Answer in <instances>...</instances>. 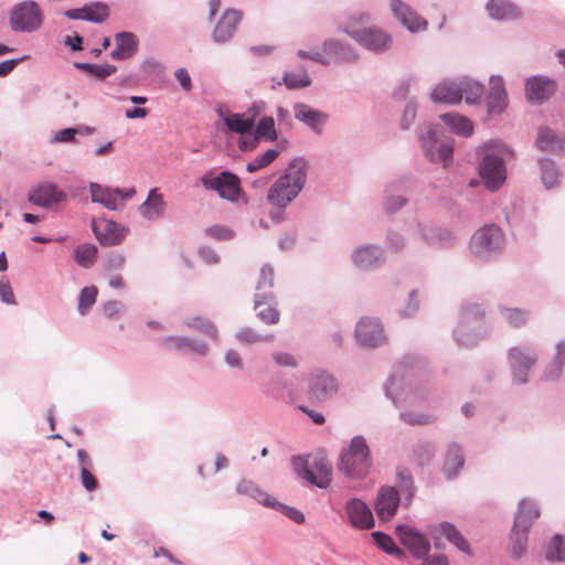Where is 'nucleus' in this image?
Instances as JSON below:
<instances>
[{
  "label": "nucleus",
  "mask_w": 565,
  "mask_h": 565,
  "mask_svg": "<svg viewBox=\"0 0 565 565\" xmlns=\"http://www.w3.org/2000/svg\"><path fill=\"white\" fill-rule=\"evenodd\" d=\"M311 78L305 68L298 72H285L281 81L276 82L271 85L273 88L276 85H285L288 89H301L311 85Z\"/></svg>",
  "instance_id": "a19ab883"
},
{
  "label": "nucleus",
  "mask_w": 565,
  "mask_h": 565,
  "mask_svg": "<svg viewBox=\"0 0 565 565\" xmlns=\"http://www.w3.org/2000/svg\"><path fill=\"white\" fill-rule=\"evenodd\" d=\"M352 263L362 270L380 267L385 262L383 247L374 244H365L356 247L351 254Z\"/></svg>",
  "instance_id": "b1692460"
},
{
  "label": "nucleus",
  "mask_w": 565,
  "mask_h": 565,
  "mask_svg": "<svg viewBox=\"0 0 565 565\" xmlns=\"http://www.w3.org/2000/svg\"><path fill=\"white\" fill-rule=\"evenodd\" d=\"M44 14L33 0L15 3L9 12V26L15 33H33L41 29Z\"/></svg>",
  "instance_id": "0eeeda50"
},
{
  "label": "nucleus",
  "mask_w": 565,
  "mask_h": 565,
  "mask_svg": "<svg viewBox=\"0 0 565 565\" xmlns=\"http://www.w3.org/2000/svg\"><path fill=\"white\" fill-rule=\"evenodd\" d=\"M417 116V104L414 100H408L403 109L399 119V128L402 130H408L415 122Z\"/></svg>",
  "instance_id": "69168bd1"
},
{
  "label": "nucleus",
  "mask_w": 565,
  "mask_h": 565,
  "mask_svg": "<svg viewBox=\"0 0 565 565\" xmlns=\"http://www.w3.org/2000/svg\"><path fill=\"white\" fill-rule=\"evenodd\" d=\"M308 162L305 158H295L290 161L282 175H280L267 192V201L271 205L269 216L279 223L285 218V209L294 201L305 186Z\"/></svg>",
  "instance_id": "f257e3e1"
},
{
  "label": "nucleus",
  "mask_w": 565,
  "mask_h": 565,
  "mask_svg": "<svg viewBox=\"0 0 565 565\" xmlns=\"http://www.w3.org/2000/svg\"><path fill=\"white\" fill-rule=\"evenodd\" d=\"M505 234L497 224H486L477 230L470 238V253L480 260H492L505 248Z\"/></svg>",
  "instance_id": "423d86ee"
},
{
  "label": "nucleus",
  "mask_w": 565,
  "mask_h": 565,
  "mask_svg": "<svg viewBox=\"0 0 565 565\" xmlns=\"http://www.w3.org/2000/svg\"><path fill=\"white\" fill-rule=\"evenodd\" d=\"M460 90L462 92V97L465 96V102L468 105H476L484 94V86L480 82L465 76L460 77Z\"/></svg>",
  "instance_id": "79ce46f5"
},
{
  "label": "nucleus",
  "mask_w": 565,
  "mask_h": 565,
  "mask_svg": "<svg viewBox=\"0 0 565 565\" xmlns=\"http://www.w3.org/2000/svg\"><path fill=\"white\" fill-rule=\"evenodd\" d=\"M415 235L423 243L436 248H450L458 242V237L454 231L433 223L418 222L416 224Z\"/></svg>",
  "instance_id": "f8f14e48"
},
{
  "label": "nucleus",
  "mask_w": 565,
  "mask_h": 565,
  "mask_svg": "<svg viewBox=\"0 0 565 565\" xmlns=\"http://www.w3.org/2000/svg\"><path fill=\"white\" fill-rule=\"evenodd\" d=\"M97 256V247L93 244L78 245L74 249V260L83 268H90Z\"/></svg>",
  "instance_id": "09e8293b"
},
{
  "label": "nucleus",
  "mask_w": 565,
  "mask_h": 565,
  "mask_svg": "<svg viewBox=\"0 0 565 565\" xmlns=\"http://www.w3.org/2000/svg\"><path fill=\"white\" fill-rule=\"evenodd\" d=\"M271 502L273 504H269L268 508L279 511L285 516H287L297 524H302L305 522V515L298 509L282 504L278 502L275 498L271 500Z\"/></svg>",
  "instance_id": "e2e57ef3"
},
{
  "label": "nucleus",
  "mask_w": 565,
  "mask_h": 565,
  "mask_svg": "<svg viewBox=\"0 0 565 565\" xmlns=\"http://www.w3.org/2000/svg\"><path fill=\"white\" fill-rule=\"evenodd\" d=\"M484 12L490 20L497 22H514L524 17L523 9L513 0H487Z\"/></svg>",
  "instance_id": "a211bd4d"
},
{
  "label": "nucleus",
  "mask_w": 565,
  "mask_h": 565,
  "mask_svg": "<svg viewBox=\"0 0 565 565\" xmlns=\"http://www.w3.org/2000/svg\"><path fill=\"white\" fill-rule=\"evenodd\" d=\"M355 338L364 347L375 348L386 341L383 326L376 318H362L355 327Z\"/></svg>",
  "instance_id": "6ab92c4d"
},
{
  "label": "nucleus",
  "mask_w": 565,
  "mask_h": 565,
  "mask_svg": "<svg viewBox=\"0 0 565 565\" xmlns=\"http://www.w3.org/2000/svg\"><path fill=\"white\" fill-rule=\"evenodd\" d=\"M184 324L200 333L207 335L213 341L218 340V332L216 326L207 318L193 317L184 321Z\"/></svg>",
  "instance_id": "37998d69"
},
{
  "label": "nucleus",
  "mask_w": 565,
  "mask_h": 565,
  "mask_svg": "<svg viewBox=\"0 0 565 565\" xmlns=\"http://www.w3.org/2000/svg\"><path fill=\"white\" fill-rule=\"evenodd\" d=\"M372 537L374 539L375 544L385 553L390 555H394L398 558L404 556V551L401 550L392 537L383 532L376 531L372 533Z\"/></svg>",
  "instance_id": "603ef678"
},
{
  "label": "nucleus",
  "mask_w": 565,
  "mask_h": 565,
  "mask_svg": "<svg viewBox=\"0 0 565 565\" xmlns=\"http://www.w3.org/2000/svg\"><path fill=\"white\" fill-rule=\"evenodd\" d=\"M66 200V193L52 182L38 184L30 193L29 201L38 206L51 209Z\"/></svg>",
  "instance_id": "5701e85b"
},
{
  "label": "nucleus",
  "mask_w": 565,
  "mask_h": 565,
  "mask_svg": "<svg viewBox=\"0 0 565 565\" xmlns=\"http://www.w3.org/2000/svg\"><path fill=\"white\" fill-rule=\"evenodd\" d=\"M545 558L548 562H563L565 559L564 541L559 534L552 537L545 552Z\"/></svg>",
  "instance_id": "5fc2aeb1"
},
{
  "label": "nucleus",
  "mask_w": 565,
  "mask_h": 565,
  "mask_svg": "<svg viewBox=\"0 0 565 565\" xmlns=\"http://www.w3.org/2000/svg\"><path fill=\"white\" fill-rule=\"evenodd\" d=\"M93 232L97 241L104 246H115L122 242L126 236V228L114 221H105L104 227L93 222Z\"/></svg>",
  "instance_id": "7c9ffc66"
},
{
  "label": "nucleus",
  "mask_w": 565,
  "mask_h": 565,
  "mask_svg": "<svg viewBox=\"0 0 565 565\" xmlns=\"http://www.w3.org/2000/svg\"><path fill=\"white\" fill-rule=\"evenodd\" d=\"M386 246L394 253H399L405 248L406 241L403 234L397 231H388L385 238Z\"/></svg>",
  "instance_id": "338daca9"
},
{
  "label": "nucleus",
  "mask_w": 565,
  "mask_h": 565,
  "mask_svg": "<svg viewBox=\"0 0 565 565\" xmlns=\"http://www.w3.org/2000/svg\"><path fill=\"white\" fill-rule=\"evenodd\" d=\"M430 98L436 104H459L462 99V92L460 90V78L444 79L443 82L438 83L431 90Z\"/></svg>",
  "instance_id": "c85d7f7f"
},
{
  "label": "nucleus",
  "mask_w": 565,
  "mask_h": 565,
  "mask_svg": "<svg viewBox=\"0 0 565 565\" xmlns=\"http://www.w3.org/2000/svg\"><path fill=\"white\" fill-rule=\"evenodd\" d=\"M74 66L77 70L84 71L97 78L104 79L114 73H116L117 67L111 64H92V63H85V62H75Z\"/></svg>",
  "instance_id": "8fccbe9b"
},
{
  "label": "nucleus",
  "mask_w": 565,
  "mask_h": 565,
  "mask_svg": "<svg viewBox=\"0 0 565 565\" xmlns=\"http://www.w3.org/2000/svg\"><path fill=\"white\" fill-rule=\"evenodd\" d=\"M330 63L350 64L359 60L355 49L348 42L329 38L322 43V52Z\"/></svg>",
  "instance_id": "412c9836"
},
{
  "label": "nucleus",
  "mask_w": 565,
  "mask_h": 565,
  "mask_svg": "<svg viewBox=\"0 0 565 565\" xmlns=\"http://www.w3.org/2000/svg\"><path fill=\"white\" fill-rule=\"evenodd\" d=\"M499 315L501 319L511 328H524L531 317V310L518 307L499 306Z\"/></svg>",
  "instance_id": "4c0bfd02"
},
{
  "label": "nucleus",
  "mask_w": 565,
  "mask_h": 565,
  "mask_svg": "<svg viewBox=\"0 0 565 565\" xmlns=\"http://www.w3.org/2000/svg\"><path fill=\"white\" fill-rule=\"evenodd\" d=\"M257 311V317L265 323L274 324L279 321V311L276 309V299L274 302H263Z\"/></svg>",
  "instance_id": "052dcab7"
},
{
  "label": "nucleus",
  "mask_w": 565,
  "mask_h": 565,
  "mask_svg": "<svg viewBox=\"0 0 565 565\" xmlns=\"http://www.w3.org/2000/svg\"><path fill=\"white\" fill-rule=\"evenodd\" d=\"M345 511L354 527L367 530L374 526V519L370 508L360 499L349 500Z\"/></svg>",
  "instance_id": "c756f323"
},
{
  "label": "nucleus",
  "mask_w": 565,
  "mask_h": 565,
  "mask_svg": "<svg viewBox=\"0 0 565 565\" xmlns=\"http://www.w3.org/2000/svg\"><path fill=\"white\" fill-rule=\"evenodd\" d=\"M116 45L125 53L128 57L132 56L138 46L137 38L130 32H120L115 36Z\"/></svg>",
  "instance_id": "4d7b16f0"
},
{
  "label": "nucleus",
  "mask_w": 565,
  "mask_h": 565,
  "mask_svg": "<svg viewBox=\"0 0 565 565\" xmlns=\"http://www.w3.org/2000/svg\"><path fill=\"white\" fill-rule=\"evenodd\" d=\"M539 361L535 349L525 345H513L507 351V362L514 385H524L530 381L532 369Z\"/></svg>",
  "instance_id": "6e6552de"
},
{
  "label": "nucleus",
  "mask_w": 565,
  "mask_h": 565,
  "mask_svg": "<svg viewBox=\"0 0 565 565\" xmlns=\"http://www.w3.org/2000/svg\"><path fill=\"white\" fill-rule=\"evenodd\" d=\"M292 113L296 120L302 122L317 136H320L323 132V128L329 120V115L327 113L313 108L302 102L294 104Z\"/></svg>",
  "instance_id": "aec40b11"
},
{
  "label": "nucleus",
  "mask_w": 565,
  "mask_h": 565,
  "mask_svg": "<svg viewBox=\"0 0 565 565\" xmlns=\"http://www.w3.org/2000/svg\"><path fill=\"white\" fill-rule=\"evenodd\" d=\"M395 534L413 557L424 559L428 556L430 542L424 533L413 526L401 524L396 526Z\"/></svg>",
  "instance_id": "2eb2a0df"
},
{
  "label": "nucleus",
  "mask_w": 565,
  "mask_h": 565,
  "mask_svg": "<svg viewBox=\"0 0 565 565\" xmlns=\"http://www.w3.org/2000/svg\"><path fill=\"white\" fill-rule=\"evenodd\" d=\"M435 457V447L430 443H419L412 451V460L418 466L429 465Z\"/></svg>",
  "instance_id": "3c124183"
},
{
  "label": "nucleus",
  "mask_w": 565,
  "mask_h": 565,
  "mask_svg": "<svg viewBox=\"0 0 565 565\" xmlns=\"http://www.w3.org/2000/svg\"><path fill=\"white\" fill-rule=\"evenodd\" d=\"M441 121L447 125L454 134L468 137L473 131L472 122L469 118L457 113H446L439 116Z\"/></svg>",
  "instance_id": "ea45409f"
},
{
  "label": "nucleus",
  "mask_w": 565,
  "mask_h": 565,
  "mask_svg": "<svg viewBox=\"0 0 565 565\" xmlns=\"http://www.w3.org/2000/svg\"><path fill=\"white\" fill-rule=\"evenodd\" d=\"M399 494L394 487H381L375 502L377 516L385 521L396 514L399 504Z\"/></svg>",
  "instance_id": "bb28decb"
},
{
  "label": "nucleus",
  "mask_w": 565,
  "mask_h": 565,
  "mask_svg": "<svg viewBox=\"0 0 565 565\" xmlns=\"http://www.w3.org/2000/svg\"><path fill=\"white\" fill-rule=\"evenodd\" d=\"M338 392V382L333 375L317 370L308 379V396L311 401L323 403L332 398Z\"/></svg>",
  "instance_id": "4468645a"
},
{
  "label": "nucleus",
  "mask_w": 565,
  "mask_h": 565,
  "mask_svg": "<svg viewBox=\"0 0 565 565\" xmlns=\"http://www.w3.org/2000/svg\"><path fill=\"white\" fill-rule=\"evenodd\" d=\"M487 94V111L491 116L501 115L508 107V93L501 75H492Z\"/></svg>",
  "instance_id": "393cba45"
},
{
  "label": "nucleus",
  "mask_w": 565,
  "mask_h": 565,
  "mask_svg": "<svg viewBox=\"0 0 565 565\" xmlns=\"http://www.w3.org/2000/svg\"><path fill=\"white\" fill-rule=\"evenodd\" d=\"M201 183L205 190L215 191L220 198L231 202L236 201L241 192L239 179L230 171L217 175L209 171L201 178Z\"/></svg>",
  "instance_id": "9d476101"
},
{
  "label": "nucleus",
  "mask_w": 565,
  "mask_h": 565,
  "mask_svg": "<svg viewBox=\"0 0 565 565\" xmlns=\"http://www.w3.org/2000/svg\"><path fill=\"white\" fill-rule=\"evenodd\" d=\"M480 157L479 175L489 191L499 190L507 180L505 161L512 157V151L501 141L491 140L477 150Z\"/></svg>",
  "instance_id": "f03ea898"
},
{
  "label": "nucleus",
  "mask_w": 565,
  "mask_h": 565,
  "mask_svg": "<svg viewBox=\"0 0 565 565\" xmlns=\"http://www.w3.org/2000/svg\"><path fill=\"white\" fill-rule=\"evenodd\" d=\"M162 344L169 350L191 351L200 356H205L209 353V347L205 342L189 337L170 335L162 340Z\"/></svg>",
  "instance_id": "72a5a7b5"
},
{
  "label": "nucleus",
  "mask_w": 565,
  "mask_h": 565,
  "mask_svg": "<svg viewBox=\"0 0 565 565\" xmlns=\"http://www.w3.org/2000/svg\"><path fill=\"white\" fill-rule=\"evenodd\" d=\"M85 10V21L92 23H103L110 14L109 6L102 1L86 3Z\"/></svg>",
  "instance_id": "de8ad7c7"
},
{
  "label": "nucleus",
  "mask_w": 565,
  "mask_h": 565,
  "mask_svg": "<svg viewBox=\"0 0 565 565\" xmlns=\"http://www.w3.org/2000/svg\"><path fill=\"white\" fill-rule=\"evenodd\" d=\"M526 503L524 502L521 507L520 511H516L514 515V523L511 530L510 535V545H511V556L514 559L521 558L526 553V546H527V534L529 531L534 523V521L537 519L536 511L532 508L530 511V519H524L523 513L524 509L526 508Z\"/></svg>",
  "instance_id": "9b49d317"
},
{
  "label": "nucleus",
  "mask_w": 565,
  "mask_h": 565,
  "mask_svg": "<svg viewBox=\"0 0 565 565\" xmlns=\"http://www.w3.org/2000/svg\"><path fill=\"white\" fill-rule=\"evenodd\" d=\"M316 469L317 472H313L311 469H309L301 478L320 489L328 488L331 481L330 468L324 463H319L316 465Z\"/></svg>",
  "instance_id": "a18cd8bd"
},
{
  "label": "nucleus",
  "mask_w": 565,
  "mask_h": 565,
  "mask_svg": "<svg viewBox=\"0 0 565 565\" xmlns=\"http://www.w3.org/2000/svg\"><path fill=\"white\" fill-rule=\"evenodd\" d=\"M205 234L216 241H230L234 237V231L222 225H213L205 230Z\"/></svg>",
  "instance_id": "774afa93"
},
{
  "label": "nucleus",
  "mask_w": 565,
  "mask_h": 565,
  "mask_svg": "<svg viewBox=\"0 0 565 565\" xmlns=\"http://www.w3.org/2000/svg\"><path fill=\"white\" fill-rule=\"evenodd\" d=\"M274 286V268L270 265H264L260 269L259 280L256 286L254 298V308L258 309L263 302H274L275 295L271 291Z\"/></svg>",
  "instance_id": "473e14b6"
},
{
  "label": "nucleus",
  "mask_w": 565,
  "mask_h": 565,
  "mask_svg": "<svg viewBox=\"0 0 565 565\" xmlns=\"http://www.w3.org/2000/svg\"><path fill=\"white\" fill-rule=\"evenodd\" d=\"M414 186V182L409 178H401L392 182L383 201V209L386 213H395L406 205L408 199L404 195Z\"/></svg>",
  "instance_id": "4be33fe9"
},
{
  "label": "nucleus",
  "mask_w": 565,
  "mask_h": 565,
  "mask_svg": "<svg viewBox=\"0 0 565 565\" xmlns=\"http://www.w3.org/2000/svg\"><path fill=\"white\" fill-rule=\"evenodd\" d=\"M396 480L399 490L407 493V500L411 501L415 493V486L411 472L405 468H397Z\"/></svg>",
  "instance_id": "bf43d9fd"
},
{
  "label": "nucleus",
  "mask_w": 565,
  "mask_h": 565,
  "mask_svg": "<svg viewBox=\"0 0 565 565\" xmlns=\"http://www.w3.org/2000/svg\"><path fill=\"white\" fill-rule=\"evenodd\" d=\"M385 395L392 399L396 407L403 405H413L417 401V396L411 393L409 388L403 385L402 379L392 375L384 386Z\"/></svg>",
  "instance_id": "2f4dec72"
},
{
  "label": "nucleus",
  "mask_w": 565,
  "mask_h": 565,
  "mask_svg": "<svg viewBox=\"0 0 565 565\" xmlns=\"http://www.w3.org/2000/svg\"><path fill=\"white\" fill-rule=\"evenodd\" d=\"M484 311L478 303L467 302L461 306L458 326L454 338L459 345L472 347L484 335Z\"/></svg>",
  "instance_id": "39448f33"
},
{
  "label": "nucleus",
  "mask_w": 565,
  "mask_h": 565,
  "mask_svg": "<svg viewBox=\"0 0 565 565\" xmlns=\"http://www.w3.org/2000/svg\"><path fill=\"white\" fill-rule=\"evenodd\" d=\"M557 87V82L550 76H530L524 83L525 98L532 105H542L556 93Z\"/></svg>",
  "instance_id": "ddd939ff"
},
{
  "label": "nucleus",
  "mask_w": 565,
  "mask_h": 565,
  "mask_svg": "<svg viewBox=\"0 0 565 565\" xmlns=\"http://www.w3.org/2000/svg\"><path fill=\"white\" fill-rule=\"evenodd\" d=\"M236 493L239 495H246L255 500L259 504L268 508L273 504L274 499L270 494L265 492L260 487L249 479H242L236 483Z\"/></svg>",
  "instance_id": "e433bc0d"
},
{
  "label": "nucleus",
  "mask_w": 565,
  "mask_h": 565,
  "mask_svg": "<svg viewBox=\"0 0 565 565\" xmlns=\"http://www.w3.org/2000/svg\"><path fill=\"white\" fill-rule=\"evenodd\" d=\"M338 31L349 35L363 49L375 54L388 51L392 45V36L377 26L358 29L351 25H339Z\"/></svg>",
  "instance_id": "1a4fd4ad"
},
{
  "label": "nucleus",
  "mask_w": 565,
  "mask_h": 565,
  "mask_svg": "<svg viewBox=\"0 0 565 565\" xmlns=\"http://www.w3.org/2000/svg\"><path fill=\"white\" fill-rule=\"evenodd\" d=\"M225 126L233 132L245 135L255 126L253 117L245 118L243 114H230L224 117Z\"/></svg>",
  "instance_id": "c03bdc74"
},
{
  "label": "nucleus",
  "mask_w": 565,
  "mask_h": 565,
  "mask_svg": "<svg viewBox=\"0 0 565 565\" xmlns=\"http://www.w3.org/2000/svg\"><path fill=\"white\" fill-rule=\"evenodd\" d=\"M98 289L95 286L84 287L78 296L77 310L81 316L87 315L92 306L96 302Z\"/></svg>",
  "instance_id": "864d4df0"
},
{
  "label": "nucleus",
  "mask_w": 565,
  "mask_h": 565,
  "mask_svg": "<svg viewBox=\"0 0 565 565\" xmlns=\"http://www.w3.org/2000/svg\"><path fill=\"white\" fill-rule=\"evenodd\" d=\"M417 140L424 157L431 163L448 168L452 163L454 139L438 124L424 122L416 129Z\"/></svg>",
  "instance_id": "7ed1b4c3"
},
{
  "label": "nucleus",
  "mask_w": 565,
  "mask_h": 565,
  "mask_svg": "<svg viewBox=\"0 0 565 565\" xmlns=\"http://www.w3.org/2000/svg\"><path fill=\"white\" fill-rule=\"evenodd\" d=\"M89 192L93 203L102 204L104 207L110 211H117L124 206L122 203H118L114 189L104 186L96 182H90Z\"/></svg>",
  "instance_id": "f704fd0d"
},
{
  "label": "nucleus",
  "mask_w": 565,
  "mask_h": 565,
  "mask_svg": "<svg viewBox=\"0 0 565 565\" xmlns=\"http://www.w3.org/2000/svg\"><path fill=\"white\" fill-rule=\"evenodd\" d=\"M279 156V151L277 149H268L262 156L254 158L246 164V170L248 172L258 171L267 166H269L277 157Z\"/></svg>",
  "instance_id": "13d9d810"
},
{
  "label": "nucleus",
  "mask_w": 565,
  "mask_h": 565,
  "mask_svg": "<svg viewBox=\"0 0 565 565\" xmlns=\"http://www.w3.org/2000/svg\"><path fill=\"white\" fill-rule=\"evenodd\" d=\"M372 466L369 445L361 435L354 436L340 455L338 469L348 478H364Z\"/></svg>",
  "instance_id": "20e7f679"
},
{
  "label": "nucleus",
  "mask_w": 565,
  "mask_h": 565,
  "mask_svg": "<svg viewBox=\"0 0 565 565\" xmlns=\"http://www.w3.org/2000/svg\"><path fill=\"white\" fill-rule=\"evenodd\" d=\"M242 19L243 13L241 10L233 8L225 9L211 32L212 41L218 45L232 41Z\"/></svg>",
  "instance_id": "dca6fc26"
},
{
  "label": "nucleus",
  "mask_w": 565,
  "mask_h": 565,
  "mask_svg": "<svg viewBox=\"0 0 565 565\" xmlns=\"http://www.w3.org/2000/svg\"><path fill=\"white\" fill-rule=\"evenodd\" d=\"M565 365V340L558 341L555 345V353L552 361L543 371V380L555 382L559 380Z\"/></svg>",
  "instance_id": "c9c22d12"
},
{
  "label": "nucleus",
  "mask_w": 565,
  "mask_h": 565,
  "mask_svg": "<svg viewBox=\"0 0 565 565\" xmlns=\"http://www.w3.org/2000/svg\"><path fill=\"white\" fill-rule=\"evenodd\" d=\"M536 146L544 151H551L558 146L556 135L550 128H541L536 137Z\"/></svg>",
  "instance_id": "680f3d73"
},
{
  "label": "nucleus",
  "mask_w": 565,
  "mask_h": 565,
  "mask_svg": "<svg viewBox=\"0 0 565 565\" xmlns=\"http://www.w3.org/2000/svg\"><path fill=\"white\" fill-rule=\"evenodd\" d=\"M390 9L394 18L409 32L426 31L428 22L403 0H390Z\"/></svg>",
  "instance_id": "f3484780"
},
{
  "label": "nucleus",
  "mask_w": 565,
  "mask_h": 565,
  "mask_svg": "<svg viewBox=\"0 0 565 565\" xmlns=\"http://www.w3.org/2000/svg\"><path fill=\"white\" fill-rule=\"evenodd\" d=\"M259 138L268 141H274L277 139L275 120L273 117L265 116L258 121L255 130V139Z\"/></svg>",
  "instance_id": "6e6d98bb"
},
{
  "label": "nucleus",
  "mask_w": 565,
  "mask_h": 565,
  "mask_svg": "<svg viewBox=\"0 0 565 565\" xmlns=\"http://www.w3.org/2000/svg\"><path fill=\"white\" fill-rule=\"evenodd\" d=\"M167 202L159 189L153 188L148 192L147 199L138 206L139 214L149 222H156L166 214Z\"/></svg>",
  "instance_id": "a878e982"
},
{
  "label": "nucleus",
  "mask_w": 565,
  "mask_h": 565,
  "mask_svg": "<svg viewBox=\"0 0 565 565\" xmlns=\"http://www.w3.org/2000/svg\"><path fill=\"white\" fill-rule=\"evenodd\" d=\"M399 418L405 424L415 426V425H428L435 420L434 416L424 413H414V412H401Z\"/></svg>",
  "instance_id": "0e129e2a"
},
{
  "label": "nucleus",
  "mask_w": 565,
  "mask_h": 565,
  "mask_svg": "<svg viewBox=\"0 0 565 565\" xmlns=\"http://www.w3.org/2000/svg\"><path fill=\"white\" fill-rule=\"evenodd\" d=\"M541 179L546 189H552L559 184L561 173L554 161L550 159L540 160Z\"/></svg>",
  "instance_id": "49530a36"
},
{
  "label": "nucleus",
  "mask_w": 565,
  "mask_h": 565,
  "mask_svg": "<svg viewBox=\"0 0 565 565\" xmlns=\"http://www.w3.org/2000/svg\"><path fill=\"white\" fill-rule=\"evenodd\" d=\"M429 534L437 540V534H441L449 543L455 545L459 551L471 555V548L468 541L459 532V530L450 522L443 521L438 524L429 525Z\"/></svg>",
  "instance_id": "cd10ccee"
},
{
  "label": "nucleus",
  "mask_w": 565,
  "mask_h": 565,
  "mask_svg": "<svg viewBox=\"0 0 565 565\" xmlns=\"http://www.w3.org/2000/svg\"><path fill=\"white\" fill-rule=\"evenodd\" d=\"M465 459L462 455L461 446L458 444H451L447 448L444 472L448 479H452L458 475V471L463 467Z\"/></svg>",
  "instance_id": "58836bf2"
}]
</instances>
